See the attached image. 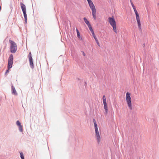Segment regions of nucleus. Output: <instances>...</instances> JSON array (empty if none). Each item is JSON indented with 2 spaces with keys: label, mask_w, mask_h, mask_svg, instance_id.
<instances>
[{
  "label": "nucleus",
  "mask_w": 159,
  "mask_h": 159,
  "mask_svg": "<svg viewBox=\"0 0 159 159\" xmlns=\"http://www.w3.org/2000/svg\"><path fill=\"white\" fill-rule=\"evenodd\" d=\"M108 21L110 25L113 28V29L114 32L117 34L116 25V21L113 16L109 17L108 18Z\"/></svg>",
  "instance_id": "nucleus-1"
},
{
  "label": "nucleus",
  "mask_w": 159,
  "mask_h": 159,
  "mask_svg": "<svg viewBox=\"0 0 159 159\" xmlns=\"http://www.w3.org/2000/svg\"><path fill=\"white\" fill-rule=\"evenodd\" d=\"M89 6L92 10V14L94 20L96 19V10L93 2L91 0H87Z\"/></svg>",
  "instance_id": "nucleus-2"
},
{
  "label": "nucleus",
  "mask_w": 159,
  "mask_h": 159,
  "mask_svg": "<svg viewBox=\"0 0 159 159\" xmlns=\"http://www.w3.org/2000/svg\"><path fill=\"white\" fill-rule=\"evenodd\" d=\"M131 2V5L133 8V9L134 11V12L135 13V14L136 15V19L138 25V27L139 29H141V24L140 23V19L139 17V14L137 12L136 8L134 6V5L133 3L131 1V0L130 1Z\"/></svg>",
  "instance_id": "nucleus-3"
},
{
  "label": "nucleus",
  "mask_w": 159,
  "mask_h": 159,
  "mask_svg": "<svg viewBox=\"0 0 159 159\" xmlns=\"http://www.w3.org/2000/svg\"><path fill=\"white\" fill-rule=\"evenodd\" d=\"M131 93L129 92H127L126 94V102L130 110L133 109L132 105V99L130 97Z\"/></svg>",
  "instance_id": "nucleus-4"
},
{
  "label": "nucleus",
  "mask_w": 159,
  "mask_h": 159,
  "mask_svg": "<svg viewBox=\"0 0 159 159\" xmlns=\"http://www.w3.org/2000/svg\"><path fill=\"white\" fill-rule=\"evenodd\" d=\"M93 122L94 125V127L95 130L96 138L97 139L98 143H99L100 141L101 138L99 133L98 130V128L97 124L96 123L95 120L94 119H93Z\"/></svg>",
  "instance_id": "nucleus-5"
},
{
  "label": "nucleus",
  "mask_w": 159,
  "mask_h": 159,
  "mask_svg": "<svg viewBox=\"0 0 159 159\" xmlns=\"http://www.w3.org/2000/svg\"><path fill=\"white\" fill-rule=\"evenodd\" d=\"M9 42L10 43V51L11 53H15L17 50V45L16 43L13 41L9 40Z\"/></svg>",
  "instance_id": "nucleus-6"
},
{
  "label": "nucleus",
  "mask_w": 159,
  "mask_h": 159,
  "mask_svg": "<svg viewBox=\"0 0 159 159\" xmlns=\"http://www.w3.org/2000/svg\"><path fill=\"white\" fill-rule=\"evenodd\" d=\"M20 6L24 14L26 24L27 23V15L26 14V8L25 5L22 2L20 3Z\"/></svg>",
  "instance_id": "nucleus-7"
},
{
  "label": "nucleus",
  "mask_w": 159,
  "mask_h": 159,
  "mask_svg": "<svg viewBox=\"0 0 159 159\" xmlns=\"http://www.w3.org/2000/svg\"><path fill=\"white\" fill-rule=\"evenodd\" d=\"M13 57L12 54H11L9 57L8 63V69H10L12 67L13 63Z\"/></svg>",
  "instance_id": "nucleus-8"
},
{
  "label": "nucleus",
  "mask_w": 159,
  "mask_h": 159,
  "mask_svg": "<svg viewBox=\"0 0 159 159\" xmlns=\"http://www.w3.org/2000/svg\"><path fill=\"white\" fill-rule=\"evenodd\" d=\"M102 99L103 101V105H104V109L105 110V113L107 114L108 113V107L107 105L106 102V98L105 96L104 95L103 96Z\"/></svg>",
  "instance_id": "nucleus-9"
},
{
  "label": "nucleus",
  "mask_w": 159,
  "mask_h": 159,
  "mask_svg": "<svg viewBox=\"0 0 159 159\" xmlns=\"http://www.w3.org/2000/svg\"><path fill=\"white\" fill-rule=\"evenodd\" d=\"M11 89L12 93L14 95H16L17 94V93L15 87L13 86H11Z\"/></svg>",
  "instance_id": "nucleus-10"
},
{
  "label": "nucleus",
  "mask_w": 159,
  "mask_h": 159,
  "mask_svg": "<svg viewBox=\"0 0 159 159\" xmlns=\"http://www.w3.org/2000/svg\"><path fill=\"white\" fill-rule=\"evenodd\" d=\"M84 20L86 24L88 26L89 25H90L89 21L87 20L86 18H84Z\"/></svg>",
  "instance_id": "nucleus-11"
},
{
  "label": "nucleus",
  "mask_w": 159,
  "mask_h": 159,
  "mask_svg": "<svg viewBox=\"0 0 159 159\" xmlns=\"http://www.w3.org/2000/svg\"><path fill=\"white\" fill-rule=\"evenodd\" d=\"M30 62V65L31 66V67L32 68H34V64L32 60L29 61Z\"/></svg>",
  "instance_id": "nucleus-12"
},
{
  "label": "nucleus",
  "mask_w": 159,
  "mask_h": 159,
  "mask_svg": "<svg viewBox=\"0 0 159 159\" xmlns=\"http://www.w3.org/2000/svg\"><path fill=\"white\" fill-rule=\"evenodd\" d=\"M88 27H89L90 31L92 33H93L94 32V31H93V28H92V27L91 25H89L88 26Z\"/></svg>",
  "instance_id": "nucleus-13"
},
{
  "label": "nucleus",
  "mask_w": 159,
  "mask_h": 159,
  "mask_svg": "<svg viewBox=\"0 0 159 159\" xmlns=\"http://www.w3.org/2000/svg\"><path fill=\"white\" fill-rule=\"evenodd\" d=\"M76 32L77 33V37L78 38H80V32L77 29H76Z\"/></svg>",
  "instance_id": "nucleus-14"
},
{
  "label": "nucleus",
  "mask_w": 159,
  "mask_h": 159,
  "mask_svg": "<svg viewBox=\"0 0 159 159\" xmlns=\"http://www.w3.org/2000/svg\"><path fill=\"white\" fill-rule=\"evenodd\" d=\"M92 33V34L93 36V37H94V39H95V40H97L98 39H97V38H96V37L94 34V32H93Z\"/></svg>",
  "instance_id": "nucleus-15"
},
{
  "label": "nucleus",
  "mask_w": 159,
  "mask_h": 159,
  "mask_svg": "<svg viewBox=\"0 0 159 159\" xmlns=\"http://www.w3.org/2000/svg\"><path fill=\"white\" fill-rule=\"evenodd\" d=\"M19 126V130L20 132H22L23 131V127L22 125H20Z\"/></svg>",
  "instance_id": "nucleus-16"
},
{
  "label": "nucleus",
  "mask_w": 159,
  "mask_h": 159,
  "mask_svg": "<svg viewBox=\"0 0 159 159\" xmlns=\"http://www.w3.org/2000/svg\"><path fill=\"white\" fill-rule=\"evenodd\" d=\"M20 157H21V159H24V156L23 154V153H22V152L20 153Z\"/></svg>",
  "instance_id": "nucleus-17"
},
{
  "label": "nucleus",
  "mask_w": 159,
  "mask_h": 159,
  "mask_svg": "<svg viewBox=\"0 0 159 159\" xmlns=\"http://www.w3.org/2000/svg\"><path fill=\"white\" fill-rule=\"evenodd\" d=\"M16 125L18 126H19L20 125H20V122L19 121V120H17V121H16Z\"/></svg>",
  "instance_id": "nucleus-18"
},
{
  "label": "nucleus",
  "mask_w": 159,
  "mask_h": 159,
  "mask_svg": "<svg viewBox=\"0 0 159 159\" xmlns=\"http://www.w3.org/2000/svg\"><path fill=\"white\" fill-rule=\"evenodd\" d=\"M95 41H96L97 43V44L98 45V46H100V44H99V43L98 40L97 39V40H95Z\"/></svg>",
  "instance_id": "nucleus-19"
},
{
  "label": "nucleus",
  "mask_w": 159,
  "mask_h": 159,
  "mask_svg": "<svg viewBox=\"0 0 159 159\" xmlns=\"http://www.w3.org/2000/svg\"><path fill=\"white\" fill-rule=\"evenodd\" d=\"M29 61H31V60H33V59H32V57H29Z\"/></svg>",
  "instance_id": "nucleus-20"
},
{
  "label": "nucleus",
  "mask_w": 159,
  "mask_h": 159,
  "mask_svg": "<svg viewBox=\"0 0 159 159\" xmlns=\"http://www.w3.org/2000/svg\"><path fill=\"white\" fill-rule=\"evenodd\" d=\"M32 57L31 53V52H30L29 53V54L28 55V57Z\"/></svg>",
  "instance_id": "nucleus-21"
},
{
  "label": "nucleus",
  "mask_w": 159,
  "mask_h": 159,
  "mask_svg": "<svg viewBox=\"0 0 159 159\" xmlns=\"http://www.w3.org/2000/svg\"><path fill=\"white\" fill-rule=\"evenodd\" d=\"M9 69H8L7 70H6V74H7V73H8L9 72Z\"/></svg>",
  "instance_id": "nucleus-22"
}]
</instances>
